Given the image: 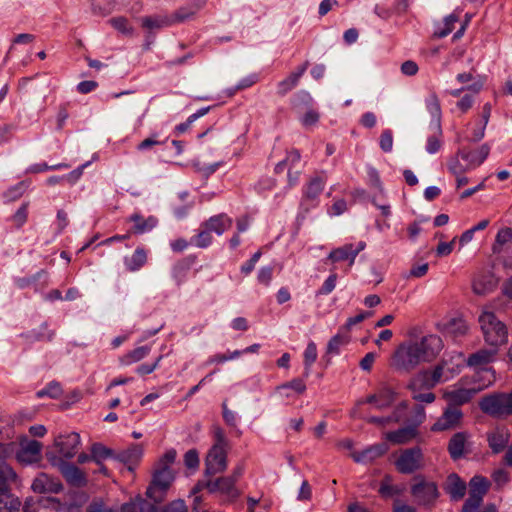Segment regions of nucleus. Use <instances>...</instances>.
I'll list each match as a JSON object with an SVG mask.
<instances>
[{
    "label": "nucleus",
    "instance_id": "1",
    "mask_svg": "<svg viewBox=\"0 0 512 512\" xmlns=\"http://www.w3.org/2000/svg\"><path fill=\"white\" fill-rule=\"evenodd\" d=\"M478 320L484 340L488 346L499 349L500 346L507 343V327L500 319H498L490 306L485 305L482 308Z\"/></svg>",
    "mask_w": 512,
    "mask_h": 512
},
{
    "label": "nucleus",
    "instance_id": "2",
    "mask_svg": "<svg viewBox=\"0 0 512 512\" xmlns=\"http://www.w3.org/2000/svg\"><path fill=\"white\" fill-rule=\"evenodd\" d=\"M423 361L421 360L413 339L406 340L399 344L390 359V366L398 371L410 373Z\"/></svg>",
    "mask_w": 512,
    "mask_h": 512
},
{
    "label": "nucleus",
    "instance_id": "3",
    "mask_svg": "<svg viewBox=\"0 0 512 512\" xmlns=\"http://www.w3.org/2000/svg\"><path fill=\"white\" fill-rule=\"evenodd\" d=\"M410 492L418 505L427 508L434 507L440 496L437 484L434 481L427 480L421 475L413 478Z\"/></svg>",
    "mask_w": 512,
    "mask_h": 512
},
{
    "label": "nucleus",
    "instance_id": "4",
    "mask_svg": "<svg viewBox=\"0 0 512 512\" xmlns=\"http://www.w3.org/2000/svg\"><path fill=\"white\" fill-rule=\"evenodd\" d=\"M494 381L495 377L488 371L487 378L484 381L474 384L469 388H465L457 384L453 388L445 390L443 397L449 404L456 407L469 402L477 393L490 386Z\"/></svg>",
    "mask_w": 512,
    "mask_h": 512
},
{
    "label": "nucleus",
    "instance_id": "5",
    "mask_svg": "<svg viewBox=\"0 0 512 512\" xmlns=\"http://www.w3.org/2000/svg\"><path fill=\"white\" fill-rule=\"evenodd\" d=\"M499 349L494 347L482 348L470 354L465 360L466 365L476 372L479 382L487 378V372H491L495 377L494 371L488 365L495 361Z\"/></svg>",
    "mask_w": 512,
    "mask_h": 512
},
{
    "label": "nucleus",
    "instance_id": "6",
    "mask_svg": "<svg viewBox=\"0 0 512 512\" xmlns=\"http://www.w3.org/2000/svg\"><path fill=\"white\" fill-rule=\"evenodd\" d=\"M216 443L209 450L205 465L209 475L223 472L227 467V441L222 432L217 433Z\"/></svg>",
    "mask_w": 512,
    "mask_h": 512
},
{
    "label": "nucleus",
    "instance_id": "7",
    "mask_svg": "<svg viewBox=\"0 0 512 512\" xmlns=\"http://www.w3.org/2000/svg\"><path fill=\"white\" fill-rule=\"evenodd\" d=\"M397 397L398 392L391 385L382 382L373 393L367 395L365 399L359 400L357 404H371L377 410H385L392 407Z\"/></svg>",
    "mask_w": 512,
    "mask_h": 512
},
{
    "label": "nucleus",
    "instance_id": "8",
    "mask_svg": "<svg viewBox=\"0 0 512 512\" xmlns=\"http://www.w3.org/2000/svg\"><path fill=\"white\" fill-rule=\"evenodd\" d=\"M396 469L403 474H412L424 466V456L419 447L403 450L395 461Z\"/></svg>",
    "mask_w": 512,
    "mask_h": 512
},
{
    "label": "nucleus",
    "instance_id": "9",
    "mask_svg": "<svg viewBox=\"0 0 512 512\" xmlns=\"http://www.w3.org/2000/svg\"><path fill=\"white\" fill-rule=\"evenodd\" d=\"M327 175L325 171L316 173L310 178L303 190V197L301 205L308 210L310 207H315L319 203V197L325 187Z\"/></svg>",
    "mask_w": 512,
    "mask_h": 512
},
{
    "label": "nucleus",
    "instance_id": "10",
    "mask_svg": "<svg viewBox=\"0 0 512 512\" xmlns=\"http://www.w3.org/2000/svg\"><path fill=\"white\" fill-rule=\"evenodd\" d=\"M413 341L423 363L434 360L443 348L442 339L435 334H427Z\"/></svg>",
    "mask_w": 512,
    "mask_h": 512
},
{
    "label": "nucleus",
    "instance_id": "11",
    "mask_svg": "<svg viewBox=\"0 0 512 512\" xmlns=\"http://www.w3.org/2000/svg\"><path fill=\"white\" fill-rule=\"evenodd\" d=\"M175 479L174 473H153L152 481L147 488L146 495L155 503H161L168 489Z\"/></svg>",
    "mask_w": 512,
    "mask_h": 512
},
{
    "label": "nucleus",
    "instance_id": "12",
    "mask_svg": "<svg viewBox=\"0 0 512 512\" xmlns=\"http://www.w3.org/2000/svg\"><path fill=\"white\" fill-rule=\"evenodd\" d=\"M480 409L494 418H505L509 415L504 393L487 395L479 402Z\"/></svg>",
    "mask_w": 512,
    "mask_h": 512
},
{
    "label": "nucleus",
    "instance_id": "13",
    "mask_svg": "<svg viewBox=\"0 0 512 512\" xmlns=\"http://www.w3.org/2000/svg\"><path fill=\"white\" fill-rule=\"evenodd\" d=\"M488 489L487 481L482 477H473L470 481L469 497L465 501L462 512H476Z\"/></svg>",
    "mask_w": 512,
    "mask_h": 512
},
{
    "label": "nucleus",
    "instance_id": "14",
    "mask_svg": "<svg viewBox=\"0 0 512 512\" xmlns=\"http://www.w3.org/2000/svg\"><path fill=\"white\" fill-rule=\"evenodd\" d=\"M366 247V243L363 241L357 244H345L339 248L332 250L328 255V260L332 262L349 261V266H352L355 262L357 255L363 251Z\"/></svg>",
    "mask_w": 512,
    "mask_h": 512
},
{
    "label": "nucleus",
    "instance_id": "15",
    "mask_svg": "<svg viewBox=\"0 0 512 512\" xmlns=\"http://www.w3.org/2000/svg\"><path fill=\"white\" fill-rule=\"evenodd\" d=\"M81 443L80 435L76 432H71L64 435H59L55 438L54 444L58 453L64 458H73Z\"/></svg>",
    "mask_w": 512,
    "mask_h": 512
},
{
    "label": "nucleus",
    "instance_id": "16",
    "mask_svg": "<svg viewBox=\"0 0 512 512\" xmlns=\"http://www.w3.org/2000/svg\"><path fill=\"white\" fill-rule=\"evenodd\" d=\"M498 283L499 279L490 270H481L473 279V292L481 296L487 295L497 288Z\"/></svg>",
    "mask_w": 512,
    "mask_h": 512
},
{
    "label": "nucleus",
    "instance_id": "17",
    "mask_svg": "<svg viewBox=\"0 0 512 512\" xmlns=\"http://www.w3.org/2000/svg\"><path fill=\"white\" fill-rule=\"evenodd\" d=\"M42 445L36 440H23L20 443V448L16 453V458L19 462L24 464H31L38 462L41 457Z\"/></svg>",
    "mask_w": 512,
    "mask_h": 512
},
{
    "label": "nucleus",
    "instance_id": "18",
    "mask_svg": "<svg viewBox=\"0 0 512 512\" xmlns=\"http://www.w3.org/2000/svg\"><path fill=\"white\" fill-rule=\"evenodd\" d=\"M462 412L455 406L448 407L442 414L441 417L431 427L432 431H445L455 428L459 425L462 419Z\"/></svg>",
    "mask_w": 512,
    "mask_h": 512
},
{
    "label": "nucleus",
    "instance_id": "19",
    "mask_svg": "<svg viewBox=\"0 0 512 512\" xmlns=\"http://www.w3.org/2000/svg\"><path fill=\"white\" fill-rule=\"evenodd\" d=\"M388 451V446L385 443L375 444L358 452L353 451L350 456L356 463L368 464L381 457Z\"/></svg>",
    "mask_w": 512,
    "mask_h": 512
},
{
    "label": "nucleus",
    "instance_id": "20",
    "mask_svg": "<svg viewBox=\"0 0 512 512\" xmlns=\"http://www.w3.org/2000/svg\"><path fill=\"white\" fill-rule=\"evenodd\" d=\"M489 153L490 146L483 144L473 151L462 149L459 151L458 155L467 163V169H472L481 165L488 157Z\"/></svg>",
    "mask_w": 512,
    "mask_h": 512
},
{
    "label": "nucleus",
    "instance_id": "21",
    "mask_svg": "<svg viewBox=\"0 0 512 512\" xmlns=\"http://www.w3.org/2000/svg\"><path fill=\"white\" fill-rule=\"evenodd\" d=\"M31 487L37 493H58L62 489L60 481L46 473L39 474Z\"/></svg>",
    "mask_w": 512,
    "mask_h": 512
},
{
    "label": "nucleus",
    "instance_id": "22",
    "mask_svg": "<svg viewBox=\"0 0 512 512\" xmlns=\"http://www.w3.org/2000/svg\"><path fill=\"white\" fill-rule=\"evenodd\" d=\"M204 5L205 0H194L190 4L180 7L174 13L169 15L172 25L192 19Z\"/></svg>",
    "mask_w": 512,
    "mask_h": 512
},
{
    "label": "nucleus",
    "instance_id": "23",
    "mask_svg": "<svg viewBox=\"0 0 512 512\" xmlns=\"http://www.w3.org/2000/svg\"><path fill=\"white\" fill-rule=\"evenodd\" d=\"M444 490L453 501H458L465 496L466 483L457 474L452 473L445 481Z\"/></svg>",
    "mask_w": 512,
    "mask_h": 512
},
{
    "label": "nucleus",
    "instance_id": "24",
    "mask_svg": "<svg viewBox=\"0 0 512 512\" xmlns=\"http://www.w3.org/2000/svg\"><path fill=\"white\" fill-rule=\"evenodd\" d=\"M418 435L416 425L402 427L396 431H390L385 434V439L392 444L400 445L411 442Z\"/></svg>",
    "mask_w": 512,
    "mask_h": 512
},
{
    "label": "nucleus",
    "instance_id": "25",
    "mask_svg": "<svg viewBox=\"0 0 512 512\" xmlns=\"http://www.w3.org/2000/svg\"><path fill=\"white\" fill-rule=\"evenodd\" d=\"M427 372L434 386H436L439 383L450 380L456 373L459 372V369L455 370L454 368H450L448 366L447 360H442L432 370H427Z\"/></svg>",
    "mask_w": 512,
    "mask_h": 512
},
{
    "label": "nucleus",
    "instance_id": "26",
    "mask_svg": "<svg viewBox=\"0 0 512 512\" xmlns=\"http://www.w3.org/2000/svg\"><path fill=\"white\" fill-rule=\"evenodd\" d=\"M129 221L134 225L132 233L144 234L154 229L158 224V219L155 216L144 218L140 213L135 212L129 217Z\"/></svg>",
    "mask_w": 512,
    "mask_h": 512
},
{
    "label": "nucleus",
    "instance_id": "27",
    "mask_svg": "<svg viewBox=\"0 0 512 512\" xmlns=\"http://www.w3.org/2000/svg\"><path fill=\"white\" fill-rule=\"evenodd\" d=\"M232 219L224 213L210 217L207 221L202 224V227L209 229L210 232H214L217 235H222L226 230L232 226Z\"/></svg>",
    "mask_w": 512,
    "mask_h": 512
},
{
    "label": "nucleus",
    "instance_id": "28",
    "mask_svg": "<svg viewBox=\"0 0 512 512\" xmlns=\"http://www.w3.org/2000/svg\"><path fill=\"white\" fill-rule=\"evenodd\" d=\"M509 432L505 428H497L488 433L487 439L489 446L494 453H499L505 449L509 442Z\"/></svg>",
    "mask_w": 512,
    "mask_h": 512
},
{
    "label": "nucleus",
    "instance_id": "29",
    "mask_svg": "<svg viewBox=\"0 0 512 512\" xmlns=\"http://www.w3.org/2000/svg\"><path fill=\"white\" fill-rule=\"evenodd\" d=\"M17 479V475L15 471L6 464L0 465V498L4 501L7 500L8 496H12L9 494L10 484L15 482Z\"/></svg>",
    "mask_w": 512,
    "mask_h": 512
},
{
    "label": "nucleus",
    "instance_id": "30",
    "mask_svg": "<svg viewBox=\"0 0 512 512\" xmlns=\"http://www.w3.org/2000/svg\"><path fill=\"white\" fill-rule=\"evenodd\" d=\"M147 251L143 247H137L131 256L124 257V265L129 272L139 271L147 263Z\"/></svg>",
    "mask_w": 512,
    "mask_h": 512
},
{
    "label": "nucleus",
    "instance_id": "31",
    "mask_svg": "<svg viewBox=\"0 0 512 512\" xmlns=\"http://www.w3.org/2000/svg\"><path fill=\"white\" fill-rule=\"evenodd\" d=\"M491 116V105L484 104L482 108L481 118L476 122L475 127L472 129V136L470 141L478 142L485 136V130Z\"/></svg>",
    "mask_w": 512,
    "mask_h": 512
},
{
    "label": "nucleus",
    "instance_id": "32",
    "mask_svg": "<svg viewBox=\"0 0 512 512\" xmlns=\"http://www.w3.org/2000/svg\"><path fill=\"white\" fill-rule=\"evenodd\" d=\"M308 67V62H305L303 65L297 68L296 71L292 72L286 79L282 80L278 83V93L280 95H285L289 91H291L299 82V79L305 73Z\"/></svg>",
    "mask_w": 512,
    "mask_h": 512
},
{
    "label": "nucleus",
    "instance_id": "33",
    "mask_svg": "<svg viewBox=\"0 0 512 512\" xmlns=\"http://www.w3.org/2000/svg\"><path fill=\"white\" fill-rule=\"evenodd\" d=\"M207 488L211 492H221L227 495L235 494V479L233 477H221L216 480H210Z\"/></svg>",
    "mask_w": 512,
    "mask_h": 512
},
{
    "label": "nucleus",
    "instance_id": "34",
    "mask_svg": "<svg viewBox=\"0 0 512 512\" xmlns=\"http://www.w3.org/2000/svg\"><path fill=\"white\" fill-rule=\"evenodd\" d=\"M434 384L429 377V374L427 370H423L419 373H417L415 376H413L409 383L407 384V389L409 391H415V390H431L434 388Z\"/></svg>",
    "mask_w": 512,
    "mask_h": 512
},
{
    "label": "nucleus",
    "instance_id": "35",
    "mask_svg": "<svg viewBox=\"0 0 512 512\" xmlns=\"http://www.w3.org/2000/svg\"><path fill=\"white\" fill-rule=\"evenodd\" d=\"M61 472L65 479L72 485L81 486L86 479L82 471L73 464L65 463L61 466Z\"/></svg>",
    "mask_w": 512,
    "mask_h": 512
},
{
    "label": "nucleus",
    "instance_id": "36",
    "mask_svg": "<svg viewBox=\"0 0 512 512\" xmlns=\"http://www.w3.org/2000/svg\"><path fill=\"white\" fill-rule=\"evenodd\" d=\"M142 27L152 31L172 26L169 15L147 16L141 19Z\"/></svg>",
    "mask_w": 512,
    "mask_h": 512
},
{
    "label": "nucleus",
    "instance_id": "37",
    "mask_svg": "<svg viewBox=\"0 0 512 512\" xmlns=\"http://www.w3.org/2000/svg\"><path fill=\"white\" fill-rule=\"evenodd\" d=\"M466 434L456 433L449 441L448 451L452 459L457 460L464 455Z\"/></svg>",
    "mask_w": 512,
    "mask_h": 512
},
{
    "label": "nucleus",
    "instance_id": "38",
    "mask_svg": "<svg viewBox=\"0 0 512 512\" xmlns=\"http://www.w3.org/2000/svg\"><path fill=\"white\" fill-rule=\"evenodd\" d=\"M459 21V16L452 13L446 16L441 23L435 25L434 37L444 38L449 35L455 27V24Z\"/></svg>",
    "mask_w": 512,
    "mask_h": 512
},
{
    "label": "nucleus",
    "instance_id": "39",
    "mask_svg": "<svg viewBox=\"0 0 512 512\" xmlns=\"http://www.w3.org/2000/svg\"><path fill=\"white\" fill-rule=\"evenodd\" d=\"M349 342V333L340 328L338 333L329 340L327 344V353L338 355L341 348L347 345Z\"/></svg>",
    "mask_w": 512,
    "mask_h": 512
},
{
    "label": "nucleus",
    "instance_id": "40",
    "mask_svg": "<svg viewBox=\"0 0 512 512\" xmlns=\"http://www.w3.org/2000/svg\"><path fill=\"white\" fill-rule=\"evenodd\" d=\"M426 108L433 120L439 134H441L440 119H441V106L440 101L435 93L430 94L425 100Z\"/></svg>",
    "mask_w": 512,
    "mask_h": 512
},
{
    "label": "nucleus",
    "instance_id": "41",
    "mask_svg": "<svg viewBox=\"0 0 512 512\" xmlns=\"http://www.w3.org/2000/svg\"><path fill=\"white\" fill-rule=\"evenodd\" d=\"M151 351V347L149 345L140 346L132 351L126 353L124 356L120 358V363L124 366L131 365L133 363L139 362L144 359Z\"/></svg>",
    "mask_w": 512,
    "mask_h": 512
},
{
    "label": "nucleus",
    "instance_id": "42",
    "mask_svg": "<svg viewBox=\"0 0 512 512\" xmlns=\"http://www.w3.org/2000/svg\"><path fill=\"white\" fill-rule=\"evenodd\" d=\"M176 450L170 449L165 452V454L156 462L154 472L155 473H174L172 470V465L176 460Z\"/></svg>",
    "mask_w": 512,
    "mask_h": 512
},
{
    "label": "nucleus",
    "instance_id": "43",
    "mask_svg": "<svg viewBox=\"0 0 512 512\" xmlns=\"http://www.w3.org/2000/svg\"><path fill=\"white\" fill-rule=\"evenodd\" d=\"M90 4L92 13L102 17L111 14L115 8V0H90Z\"/></svg>",
    "mask_w": 512,
    "mask_h": 512
},
{
    "label": "nucleus",
    "instance_id": "44",
    "mask_svg": "<svg viewBox=\"0 0 512 512\" xmlns=\"http://www.w3.org/2000/svg\"><path fill=\"white\" fill-rule=\"evenodd\" d=\"M294 390L298 394H302L306 390V385L302 379H293L292 381L282 384L276 388L277 392L283 397H290L288 390Z\"/></svg>",
    "mask_w": 512,
    "mask_h": 512
},
{
    "label": "nucleus",
    "instance_id": "45",
    "mask_svg": "<svg viewBox=\"0 0 512 512\" xmlns=\"http://www.w3.org/2000/svg\"><path fill=\"white\" fill-rule=\"evenodd\" d=\"M512 244V229L505 227L498 231L493 245V251L500 253L503 246Z\"/></svg>",
    "mask_w": 512,
    "mask_h": 512
},
{
    "label": "nucleus",
    "instance_id": "46",
    "mask_svg": "<svg viewBox=\"0 0 512 512\" xmlns=\"http://www.w3.org/2000/svg\"><path fill=\"white\" fill-rule=\"evenodd\" d=\"M113 456V451L100 443H95L91 447V459L98 465H101L102 461Z\"/></svg>",
    "mask_w": 512,
    "mask_h": 512
},
{
    "label": "nucleus",
    "instance_id": "47",
    "mask_svg": "<svg viewBox=\"0 0 512 512\" xmlns=\"http://www.w3.org/2000/svg\"><path fill=\"white\" fill-rule=\"evenodd\" d=\"M109 23L113 28L123 35L130 36L133 34V27L130 25L127 18L119 16L109 20Z\"/></svg>",
    "mask_w": 512,
    "mask_h": 512
},
{
    "label": "nucleus",
    "instance_id": "48",
    "mask_svg": "<svg viewBox=\"0 0 512 512\" xmlns=\"http://www.w3.org/2000/svg\"><path fill=\"white\" fill-rule=\"evenodd\" d=\"M313 98L307 91L301 90L295 95L294 107L297 111L306 110V108L312 107Z\"/></svg>",
    "mask_w": 512,
    "mask_h": 512
},
{
    "label": "nucleus",
    "instance_id": "49",
    "mask_svg": "<svg viewBox=\"0 0 512 512\" xmlns=\"http://www.w3.org/2000/svg\"><path fill=\"white\" fill-rule=\"evenodd\" d=\"M317 359V348L314 342H309L304 351L305 375L308 376L310 368Z\"/></svg>",
    "mask_w": 512,
    "mask_h": 512
},
{
    "label": "nucleus",
    "instance_id": "50",
    "mask_svg": "<svg viewBox=\"0 0 512 512\" xmlns=\"http://www.w3.org/2000/svg\"><path fill=\"white\" fill-rule=\"evenodd\" d=\"M212 243V236L209 229L201 226V230L192 238V244L199 248H206Z\"/></svg>",
    "mask_w": 512,
    "mask_h": 512
},
{
    "label": "nucleus",
    "instance_id": "51",
    "mask_svg": "<svg viewBox=\"0 0 512 512\" xmlns=\"http://www.w3.org/2000/svg\"><path fill=\"white\" fill-rule=\"evenodd\" d=\"M320 119V114L313 107L306 108L300 118V122L304 127L315 126Z\"/></svg>",
    "mask_w": 512,
    "mask_h": 512
},
{
    "label": "nucleus",
    "instance_id": "52",
    "mask_svg": "<svg viewBox=\"0 0 512 512\" xmlns=\"http://www.w3.org/2000/svg\"><path fill=\"white\" fill-rule=\"evenodd\" d=\"M20 506L21 501L17 497L8 496L6 501L0 498V512H17Z\"/></svg>",
    "mask_w": 512,
    "mask_h": 512
},
{
    "label": "nucleus",
    "instance_id": "53",
    "mask_svg": "<svg viewBox=\"0 0 512 512\" xmlns=\"http://www.w3.org/2000/svg\"><path fill=\"white\" fill-rule=\"evenodd\" d=\"M28 203H23L18 210L14 213L11 220L17 228L22 227L28 218Z\"/></svg>",
    "mask_w": 512,
    "mask_h": 512
},
{
    "label": "nucleus",
    "instance_id": "54",
    "mask_svg": "<svg viewBox=\"0 0 512 512\" xmlns=\"http://www.w3.org/2000/svg\"><path fill=\"white\" fill-rule=\"evenodd\" d=\"M165 142H166V140L160 141L158 139V135L156 133H154V134L150 135L148 138L141 141L137 145L136 148L138 151H146V150L152 149L156 145H163Z\"/></svg>",
    "mask_w": 512,
    "mask_h": 512
},
{
    "label": "nucleus",
    "instance_id": "55",
    "mask_svg": "<svg viewBox=\"0 0 512 512\" xmlns=\"http://www.w3.org/2000/svg\"><path fill=\"white\" fill-rule=\"evenodd\" d=\"M379 144H380V148L384 151V152H391L392 151V148H393V133L390 129H385L384 131H382L381 133V136H380V141H379Z\"/></svg>",
    "mask_w": 512,
    "mask_h": 512
},
{
    "label": "nucleus",
    "instance_id": "56",
    "mask_svg": "<svg viewBox=\"0 0 512 512\" xmlns=\"http://www.w3.org/2000/svg\"><path fill=\"white\" fill-rule=\"evenodd\" d=\"M422 391L423 390L410 391L412 398L418 402L426 404H430L435 401L436 396L434 393L430 392V390H426V392Z\"/></svg>",
    "mask_w": 512,
    "mask_h": 512
},
{
    "label": "nucleus",
    "instance_id": "57",
    "mask_svg": "<svg viewBox=\"0 0 512 512\" xmlns=\"http://www.w3.org/2000/svg\"><path fill=\"white\" fill-rule=\"evenodd\" d=\"M371 316H372V312H361L354 317L348 318L345 325H343L341 328H342V330H345L346 332L349 333V331L351 330V328L354 325L364 321L366 318H369Z\"/></svg>",
    "mask_w": 512,
    "mask_h": 512
},
{
    "label": "nucleus",
    "instance_id": "58",
    "mask_svg": "<svg viewBox=\"0 0 512 512\" xmlns=\"http://www.w3.org/2000/svg\"><path fill=\"white\" fill-rule=\"evenodd\" d=\"M407 408H408L407 401H401L400 403H398L395 406L392 413L389 415L391 422L392 423L400 422L402 420L403 415H404L405 411L407 410Z\"/></svg>",
    "mask_w": 512,
    "mask_h": 512
},
{
    "label": "nucleus",
    "instance_id": "59",
    "mask_svg": "<svg viewBox=\"0 0 512 512\" xmlns=\"http://www.w3.org/2000/svg\"><path fill=\"white\" fill-rule=\"evenodd\" d=\"M60 394V385L58 383H50L46 388L37 392V397L41 398L44 396H50L51 398H57Z\"/></svg>",
    "mask_w": 512,
    "mask_h": 512
},
{
    "label": "nucleus",
    "instance_id": "60",
    "mask_svg": "<svg viewBox=\"0 0 512 512\" xmlns=\"http://www.w3.org/2000/svg\"><path fill=\"white\" fill-rule=\"evenodd\" d=\"M273 277V268L270 266H264L260 268L257 274V280L259 283L269 286Z\"/></svg>",
    "mask_w": 512,
    "mask_h": 512
},
{
    "label": "nucleus",
    "instance_id": "61",
    "mask_svg": "<svg viewBox=\"0 0 512 512\" xmlns=\"http://www.w3.org/2000/svg\"><path fill=\"white\" fill-rule=\"evenodd\" d=\"M258 80H259V77L255 73L250 74V75L242 78L238 82V84L236 85L234 90L231 92V94H233L235 91L243 90V89H246V88H249V87L253 86L254 84H256L258 82Z\"/></svg>",
    "mask_w": 512,
    "mask_h": 512
},
{
    "label": "nucleus",
    "instance_id": "62",
    "mask_svg": "<svg viewBox=\"0 0 512 512\" xmlns=\"http://www.w3.org/2000/svg\"><path fill=\"white\" fill-rule=\"evenodd\" d=\"M135 503H137V508L139 509V512H157V503H151L145 499H143L141 496H137L134 498Z\"/></svg>",
    "mask_w": 512,
    "mask_h": 512
},
{
    "label": "nucleus",
    "instance_id": "63",
    "mask_svg": "<svg viewBox=\"0 0 512 512\" xmlns=\"http://www.w3.org/2000/svg\"><path fill=\"white\" fill-rule=\"evenodd\" d=\"M337 275L335 273L331 274L323 283L322 287L319 289L318 294L328 295L330 294L336 287Z\"/></svg>",
    "mask_w": 512,
    "mask_h": 512
},
{
    "label": "nucleus",
    "instance_id": "64",
    "mask_svg": "<svg viewBox=\"0 0 512 512\" xmlns=\"http://www.w3.org/2000/svg\"><path fill=\"white\" fill-rule=\"evenodd\" d=\"M163 512H188V509L183 500H176L167 505Z\"/></svg>",
    "mask_w": 512,
    "mask_h": 512
}]
</instances>
